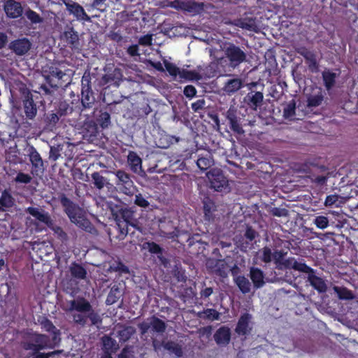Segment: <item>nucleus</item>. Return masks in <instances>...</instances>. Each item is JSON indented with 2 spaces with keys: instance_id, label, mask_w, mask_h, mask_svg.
<instances>
[{
  "instance_id": "bf43d9fd",
  "label": "nucleus",
  "mask_w": 358,
  "mask_h": 358,
  "mask_svg": "<svg viewBox=\"0 0 358 358\" xmlns=\"http://www.w3.org/2000/svg\"><path fill=\"white\" fill-rule=\"evenodd\" d=\"M134 203L142 208H147L150 205L148 201L145 199L141 194L135 196Z\"/></svg>"
},
{
  "instance_id": "1a4fd4ad",
  "label": "nucleus",
  "mask_w": 358,
  "mask_h": 358,
  "mask_svg": "<svg viewBox=\"0 0 358 358\" xmlns=\"http://www.w3.org/2000/svg\"><path fill=\"white\" fill-rule=\"evenodd\" d=\"M207 176L210 188L217 192H223L228 189V180L221 170L213 169L207 173Z\"/></svg>"
},
{
  "instance_id": "13d9d810",
  "label": "nucleus",
  "mask_w": 358,
  "mask_h": 358,
  "mask_svg": "<svg viewBox=\"0 0 358 358\" xmlns=\"http://www.w3.org/2000/svg\"><path fill=\"white\" fill-rule=\"evenodd\" d=\"M32 178L27 173L20 172L17 174L15 181L17 182L28 184L31 181Z\"/></svg>"
},
{
  "instance_id": "72a5a7b5",
  "label": "nucleus",
  "mask_w": 358,
  "mask_h": 358,
  "mask_svg": "<svg viewBox=\"0 0 358 358\" xmlns=\"http://www.w3.org/2000/svg\"><path fill=\"white\" fill-rule=\"evenodd\" d=\"M236 285L243 294H248L251 291V283L244 275H238L234 279Z\"/></svg>"
},
{
  "instance_id": "5fc2aeb1",
  "label": "nucleus",
  "mask_w": 358,
  "mask_h": 358,
  "mask_svg": "<svg viewBox=\"0 0 358 358\" xmlns=\"http://www.w3.org/2000/svg\"><path fill=\"white\" fill-rule=\"evenodd\" d=\"M329 173H327L326 176H324V175L315 176V175H313L311 178V180L313 182L315 183L317 185L323 186L327 183V180L329 178Z\"/></svg>"
},
{
  "instance_id": "5701e85b",
  "label": "nucleus",
  "mask_w": 358,
  "mask_h": 358,
  "mask_svg": "<svg viewBox=\"0 0 358 358\" xmlns=\"http://www.w3.org/2000/svg\"><path fill=\"white\" fill-rule=\"evenodd\" d=\"M203 211L206 220L211 221L214 220V213L216 210L215 202L208 196H204L202 201Z\"/></svg>"
},
{
  "instance_id": "052dcab7",
  "label": "nucleus",
  "mask_w": 358,
  "mask_h": 358,
  "mask_svg": "<svg viewBox=\"0 0 358 358\" xmlns=\"http://www.w3.org/2000/svg\"><path fill=\"white\" fill-rule=\"evenodd\" d=\"M258 236L257 232L250 225H247L244 236L250 241H252Z\"/></svg>"
},
{
  "instance_id": "6e6552de",
  "label": "nucleus",
  "mask_w": 358,
  "mask_h": 358,
  "mask_svg": "<svg viewBox=\"0 0 358 358\" xmlns=\"http://www.w3.org/2000/svg\"><path fill=\"white\" fill-rule=\"evenodd\" d=\"M148 320H149V322L143 321L138 324V327L141 336L147 334L150 328H152V330L157 334H163L165 332L166 329V324L164 321L155 315H152L148 318Z\"/></svg>"
},
{
  "instance_id": "864d4df0",
  "label": "nucleus",
  "mask_w": 358,
  "mask_h": 358,
  "mask_svg": "<svg viewBox=\"0 0 358 358\" xmlns=\"http://www.w3.org/2000/svg\"><path fill=\"white\" fill-rule=\"evenodd\" d=\"M262 261L264 263H269L271 262L273 259V253H272L271 250L267 247L265 246L262 249Z\"/></svg>"
},
{
  "instance_id": "69168bd1",
  "label": "nucleus",
  "mask_w": 358,
  "mask_h": 358,
  "mask_svg": "<svg viewBox=\"0 0 358 358\" xmlns=\"http://www.w3.org/2000/svg\"><path fill=\"white\" fill-rule=\"evenodd\" d=\"M339 196L336 194H331L328 195L326 197L324 204L327 206H337L336 203L338 201Z\"/></svg>"
},
{
  "instance_id": "f257e3e1",
  "label": "nucleus",
  "mask_w": 358,
  "mask_h": 358,
  "mask_svg": "<svg viewBox=\"0 0 358 358\" xmlns=\"http://www.w3.org/2000/svg\"><path fill=\"white\" fill-rule=\"evenodd\" d=\"M68 311H76L72 315L73 322L82 327L86 326L99 327L102 323L101 315L93 309L90 302L83 296L69 301Z\"/></svg>"
},
{
  "instance_id": "6ab92c4d",
  "label": "nucleus",
  "mask_w": 358,
  "mask_h": 358,
  "mask_svg": "<svg viewBox=\"0 0 358 358\" xmlns=\"http://www.w3.org/2000/svg\"><path fill=\"white\" fill-rule=\"evenodd\" d=\"M26 211L37 220L45 224L48 227H52L54 222L48 212L35 207H28Z\"/></svg>"
},
{
  "instance_id": "b1692460",
  "label": "nucleus",
  "mask_w": 358,
  "mask_h": 358,
  "mask_svg": "<svg viewBox=\"0 0 358 358\" xmlns=\"http://www.w3.org/2000/svg\"><path fill=\"white\" fill-rule=\"evenodd\" d=\"M250 278L253 283L254 287L256 289L262 287L265 284L264 272L259 268H250Z\"/></svg>"
},
{
  "instance_id": "37998d69",
  "label": "nucleus",
  "mask_w": 358,
  "mask_h": 358,
  "mask_svg": "<svg viewBox=\"0 0 358 358\" xmlns=\"http://www.w3.org/2000/svg\"><path fill=\"white\" fill-rule=\"evenodd\" d=\"M296 114V101L292 99L283 108V117L292 119Z\"/></svg>"
},
{
  "instance_id": "e2e57ef3",
  "label": "nucleus",
  "mask_w": 358,
  "mask_h": 358,
  "mask_svg": "<svg viewBox=\"0 0 358 358\" xmlns=\"http://www.w3.org/2000/svg\"><path fill=\"white\" fill-rule=\"evenodd\" d=\"M183 93L187 98L192 99L196 96V89L194 86L189 85L185 87Z\"/></svg>"
},
{
  "instance_id": "412c9836",
  "label": "nucleus",
  "mask_w": 358,
  "mask_h": 358,
  "mask_svg": "<svg viewBox=\"0 0 358 358\" xmlns=\"http://www.w3.org/2000/svg\"><path fill=\"white\" fill-rule=\"evenodd\" d=\"M251 315L249 313L243 314L238 319L235 332L238 336H244L245 337L250 334L251 328L249 327Z\"/></svg>"
},
{
  "instance_id": "c03bdc74",
  "label": "nucleus",
  "mask_w": 358,
  "mask_h": 358,
  "mask_svg": "<svg viewBox=\"0 0 358 358\" xmlns=\"http://www.w3.org/2000/svg\"><path fill=\"white\" fill-rule=\"evenodd\" d=\"M92 179L94 187L99 189H101L106 185L107 181L106 178L102 176L99 172H94L92 174Z\"/></svg>"
},
{
  "instance_id": "bb28decb",
  "label": "nucleus",
  "mask_w": 358,
  "mask_h": 358,
  "mask_svg": "<svg viewBox=\"0 0 358 358\" xmlns=\"http://www.w3.org/2000/svg\"><path fill=\"white\" fill-rule=\"evenodd\" d=\"M71 275L78 280H85L87 278V272L86 268L80 264L73 262L69 266Z\"/></svg>"
},
{
  "instance_id": "58836bf2",
  "label": "nucleus",
  "mask_w": 358,
  "mask_h": 358,
  "mask_svg": "<svg viewBox=\"0 0 358 358\" xmlns=\"http://www.w3.org/2000/svg\"><path fill=\"white\" fill-rule=\"evenodd\" d=\"M214 163V161L210 155H207L206 157L201 156L196 160V165L201 171H206Z\"/></svg>"
},
{
  "instance_id": "c9c22d12",
  "label": "nucleus",
  "mask_w": 358,
  "mask_h": 358,
  "mask_svg": "<svg viewBox=\"0 0 358 358\" xmlns=\"http://www.w3.org/2000/svg\"><path fill=\"white\" fill-rule=\"evenodd\" d=\"M122 296V293L120 289L117 286L114 285L111 287L106 300V305L110 306L115 303Z\"/></svg>"
},
{
  "instance_id": "a878e982",
  "label": "nucleus",
  "mask_w": 358,
  "mask_h": 358,
  "mask_svg": "<svg viewBox=\"0 0 358 358\" xmlns=\"http://www.w3.org/2000/svg\"><path fill=\"white\" fill-rule=\"evenodd\" d=\"M308 281L310 285L316 289L319 293H324L327 290V285L324 279L312 273L308 275Z\"/></svg>"
},
{
  "instance_id": "603ef678",
  "label": "nucleus",
  "mask_w": 358,
  "mask_h": 358,
  "mask_svg": "<svg viewBox=\"0 0 358 358\" xmlns=\"http://www.w3.org/2000/svg\"><path fill=\"white\" fill-rule=\"evenodd\" d=\"M287 252L284 250H275L273 252V259L275 261L276 264H280L283 266V263L285 262V257L287 255Z\"/></svg>"
},
{
  "instance_id": "338daca9",
  "label": "nucleus",
  "mask_w": 358,
  "mask_h": 358,
  "mask_svg": "<svg viewBox=\"0 0 358 358\" xmlns=\"http://www.w3.org/2000/svg\"><path fill=\"white\" fill-rule=\"evenodd\" d=\"M103 345L106 349L110 350L115 344V341L110 336H104L102 338Z\"/></svg>"
},
{
  "instance_id": "774afa93",
  "label": "nucleus",
  "mask_w": 358,
  "mask_h": 358,
  "mask_svg": "<svg viewBox=\"0 0 358 358\" xmlns=\"http://www.w3.org/2000/svg\"><path fill=\"white\" fill-rule=\"evenodd\" d=\"M173 275L178 282H185L187 276L185 275V271L180 268H176L173 271Z\"/></svg>"
},
{
  "instance_id": "4468645a",
  "label": "nucleus",
  "mask_w": 358,
  "mask_h": 358,
  "mask_svg": "<svg viewBox=\"0 0 358 358\" xmlns=\"http://www.w3.org/2000/svg\"><path fill=\"white\" fill-rule=\"evenodd\" d=\"M296 52L302 56L310 71L317 73L319 71V64L316 55L304 46L296 48Z\"/></svg>"
},
{
  "instance_id": "680f3d73",
  "label": "nucleus",
  "mask_w": 358,
  "mask_h": 358,
  "mask_svg": "<svg viewBox=\"0 0 358 358\" xmlns=\"http://www.w3.org/2000/svg\"><path fill=\"white\" fill-rule=\"evenodd\" d=\"M147 244H148V251L150 253L159 255L162 252V248L157 243H156L155 242H148V243H147Z\"/></svg>"
},
{
  "instance_id": "f704fd0d",
  "label": "nucleus",
  "mask_w": 358,
  "mask_h": 358,
  "mask_svg": "<svg viewBox=\"0 0 358 358\" xmlns=\"http://www.w3.org/2000/svg\"><path fill=\"white\" fill-rule=\"evenodd\" d=\"M324 100V94L320 88L316 94H310L307 98V106L308 108L317 107L320 106Z\"/></svg>"
},
{
  "instance_id": "8fccbe9b",
  "label": "nucleus",
  "mask_w": 358,
  "mask_h": 358,
  "mask_svg": "<svg viewBox=\"0 0 358 358\" xmlns=\"http://www.w3.org/2000/svg\"><path fill=\"white\" fill-rule=\"evenodd\" d=\"M50 229L54 231V234L57 236V238L59 239L62 243L67 242L69 240L68 235L61 227L55 226L53 224L52 227Z\"/></svg>"
},
{
  "instance_id": "c85d7f7f",
  "label": "nucleus",
  "mask_w": 358,
  "mask_h": 358,
  "mask_svg": "<svg viewBox=\"0 0 358 358\" xmlns=\"http://www.w3.org/2000/svg\"><path fill=\"white\" fill-rule=\"evenodd\" d=\"M235 24L241 29L248 31H257L258 30V27L256 24L255 19L252 17L238 19Z\"/></svg>"
},
{
  "instance_id": "f8f14e48",
  "label": "nucleus",
  "mask_w": 358,
  "mask_h": 358,
  "mask_svg": "<svg viewBox=\"0 0 358 358\" xmlns=\"http://www.w3.org/2000/svg\"><path fill=\"white\" fill-rule=\"evenodd\" d=\"M64 4L69 15L78 21L90 22V17L86 13L83 7L73 0H60Z\"/></svg>"
},
{
  "instance_id": "2f4dec72",
  "label": "nucleus",
  "mask_w": 358,
  "mask_h": 358,
  "mask_svg": "<svg viewBox=\"0 0 358 358\" xmlns=\"http://www.w3.org/2000/svg\"><path fill=\"white\" fill-rule=\"evenodd\" d=\"M28 155L31 165L35 169L42 167L43 162L40 154L38 152L34 146H31L28 150Z\"/></svg>"
},
{
  "instance_id": "ddd939ff",
  "label": "nucleus",
  "mask_w": 358,
  "mask_h": 358,
  "mask_svg": "<svg viewBox=\"0 0 358 358\" xmlns=\"http://www.w3.org/2000/svg\"><path fill=\"white\" fill-rule=\"evenodd\" d=\"M226 118L230 129L235 134H243L244 130L242 127L241 118L238 115L237 110L234 107H230L226 113Z\"/></svg>"
},
{
  "instance_id": "7c9ffc66",
  "label": "nucleus",
  "mask_w": 358,
  "mask_h": 358,
  "mask_svg": "<svg viewBox=\"0 0 358 358\" xmlns=\"http://www.w3.org/2000/svg\"><path fill=\"white\" fill-rule=\"evenodd\" d=\"M248 99V105L251 108H256L257 106H260V104L263 101L264 95L261 92H249L246 97Z\"/></svg>"
},
{
  "instance_id": "aec40b11",
  "label": "nucleus",
  "mask_w": 358,
  "mask_h": 358,
  "mask_svg": "<svg viewBox=\"0 0 358 358\" xmlns=\"http://www.w3.org/2000/svg\"><path fill=\"white\" fill-rule=\"evenodd\" d=\"M4 10L10 18H17L22 15L23 8L20 2L15 0H8L4 5Z\"/></svg>"
},
{
  "instance_id": "4be33fe9",
  "label": "nucleus",
  "mask_w": 358,
  "mask_h": 358,
  "mask_svg": "<svg viewBox=\"0 0 358 358\" xmlns=\"http://www.w3.org/2000/svg\"><path fill=\"white\" fill-rule=\"evenodd\" d=\"M66 43L67 45L74 51L79 52L80 50V45L78 32L73 27L66 30L64 33Z\"/></svg>"
},
{
  "instance_id": "9b49d317",
  "label": "nucleus",
  "mask_w": 358,
  "mask_h": 358,
  "mask_svg": "<svg viewBox=\"0 0 358 358\" xmlns=\"http://www.w3.org/2000/svg\"><path fill=\"white\" fill-rule=\"evenodd\" d=\"M81 103L84 108H90L95 101L89 76H83L81 80Z\"/></svg>"
},
{
  "instance_id": "2eb2a0df",
  "label": "nucleus",
  "mask_w": 358,
  "mask_h": 358,
  "mask_svg": "<svg viewBox=\"0 0 358 358\" xmlns=\"http://www.w3.org/2000/svg\"><path fill=\"white\" fill-rule=\"evenodd\" d=\"M38 321L43 330L52 334L51 341L59 345L61 342L60 330L57 329L52 322L46 317H40Z\"/></svg>"
},
{
  "instance_id": "0e129e2a",
  "label": "nucleus",
  "mask_w": 358,
  "mask_h": 358,
  "mask_svg": "<svg viewBox=\"0 0 358 358\" xmlns=\"http://www.w3.org/2000/svg\"><path fill=\"white\" fill-rule=\"evenodd\" d=\"M71 111V108L66 102H61L59 105L57 113L59 116L66 115L69 112Z\"/></svg>"
},
{
  "instance_id": "a19ab883",
  "label": "nucleus",
  "mask_w": 358,
  "mask_h": 358,
  "mask_svg": "<svg viewBox=\"0 0 358 358\" xmlns=\"http://www.w3.org/2000/svg\"><path fill=\"white\" fill-rule=\"evenodd\" d=\"M136 333V330L132 326L124 327L122 330L119 331L118 336L120 341L126 342Z\"/></svg>"
},
{
  "instance_id": "3c124183",
  "label": "nucleus",
  "mask_w": 358,
  "mask_h": 358,
  "mask_svg": "<svg viewBox=\"0 0 358 358\" xmlns=\"http://www.w3.org/2000/svg\"><path fill=\"white\" fill-rule=\"evenodd\" d=\"M25 15L27 19L34 24H38L43 22V18L40 15L31 9L26 10Z\"/></svg>"
},
{
  "instance_id": "4d7b16f0",
  "label": "nucleus",
  "mask_w": 358,
  "mask_h": 358,
  "mask_svg": "<svg viewBox=\"0 0 358 358\" xmlns=\"http://www.w3.org/2000/svg\"><path fill=\"white\" fill-rule=\"evenodd\" d=\"M192 110L198 113L206 108V101L203 99H198L191 105Z\"/></svg>"
},
{
  "instance_id": "f3484780",
  "label": "nucleus",
  "mask_w": 358,
  "mask_h": 358,
  "mask_svg": "<svg viewBox=\"0 0 358 358\" xmlns=\"http://www.w3.org/2000/svg\"><path fill=\"white\" fill-rule=\"evenodd\" d=\"M283 266L287 269H294L301 273H308L310 275L312 273H315V271L310 266H308L302 259L301 262H297L294 257H289L285 260Z\"/></svg>"
},
{
  "instance_id": "f03ea898",
  "label": "nucleus",
  "mask_w": 358,
  "mask_h": 358,
  "mask_svg": "<svg viewBox=\"0 0 358 358\" xmlns=\"http://www.w3.org/2000/svg\"><path fill=\"white\" fill-rule=\"evenodd\" d=\"M59 201L62 206L64 208V213L67 215L72 223L90 234H94L96 231L94 226L83 214L82 209L78 205L73 203L64 194H61L59 196Z\"/></svg>"
},
{
  "instance_id": "473e14b6",
  "label": "nucleus",
  "mask_w": 358,
  "mask_h": 358,
  "mask_svg": "<svg viewBox=\"0 0 358 358\" xmlns=\"http://www.w3.org/2000/svg\"><path fill=\"white\" fill-rule=\"evenodd\" d=\"M162 345L165 350L174 354L177 357H181L183 355L181 345L174 341H168L163 342Z\"/></svg>"
},
{
  "instance_id": "cd10ccee",
  "label": "nucleus",
  "mask_w": 358,
  "mask_h": 358,
  "mask_svg": "<svg viewBox=\"0 0 358 358\" xmlns=\"http://www.w3.org/2000/svg\"><path fill=\"white\" fill-rule=\"evenodd\" d=\"M127 162L130 169L134 173H138L142 167V159L134 151H129L127 155Z\"/></svg>"
},
{
  "instance_id": "49530a36",
  "label": "nucleus",
  "mask_w": 358,
  "mask_h": 358,
  "mask_svg": "<svg viewBox=\"0 0 358 358\" xmlns=\"http://www.w3.org/2000/svg\"><path fill=\"white\" fill-rule=\"evenodd\" d=\"M97 124L103 129L107 128L110 124V115L106 112H101L96 118Z\"/></svg>"
},
{
  "instance_id": "a211bd4d",
  "label": "nucleus",
  "mask_w": 358,
  "mask_h": 358,
  "mask_svg": "<svg viewBox=\"0 0 358 358\" xmlns=\"http://www.w3.org/2000/svg\"><path fill=\"white\" fill-rule=\"evenodd\" d=\"M231 333L227 326H222L218 328L213 335L216 344L219 346H227L231 341Z\"/></svg>"
},
{
  "instance_id": "393cba45",
  "label": "nucleus",
  "mask_w": 358,
  "mask_h": 358,
  "mask_svg": "<svg viewBox=\"0 0 358 358\" xmlns=\"http://www.w3.org/2000/svg\"><path fill=\"white\" fill-rule=\"evenodd\" d=\"M243 87V82L239 78L228 80L223 87V90L228 94L232 95Z\"/></svg>"
},
{
  "instance_id": "6e6d98bb",
  "label": "nucleus",
  "mask_w": 358,
  "mask_h": 358,
  "mask_svg": "<svg viewBox=\"0 0 358 358\" xmlns=\"http://www.w3.org/2000/svg\"><path fill=\"white\" fill-rule=\"evenodd\" d=\"M224 261L222 259H208L206 262V266L208 268L213 269L215 271H220V268H217L220 264L223 265Z\"/></svg>"
},
{
  "instance_id": "7ed1b4c3",
  "label": "nucleus",
  "mask_w": 358,
  "mask_h": 358,
  "mask_svg": "<svg viewBox=\"0 0 358 358\" xmlns=\"http://www.w3.org/2000/svg\"><path fill=\"white\" fill-rule=\"evenodd\" d=\"M116 229L118 231L117 238L123 240L129 233V226L142 232V227L137 218L135 217V211L131 208H121L115 214Z\"/></svg>"
},
{
  "instance_id": "dca6fc26",
  "label": "nucleus",
  "mask_w": 358,
  "mask_h": 358,
  "mask_svg": "<svg viewBox=\"0 0 358 358\" xmlns=\"http://www.w3.org/2000/svg\"><path fill=\"white\" fill-rule=\"evenodd\" d=\"M31 48V43L27 38L15 39L9 44V49L18 56L24 55Z\"/></svg>"
},
{
  "instance_id": "9d476101",
  "label": "nucleus",
  "mask_w": 358,
  "mask_h": 358,
  "mask_svg": "<svg viewBox=\"0 0 358 358\" xmlns=\"http://www.w3.org/2000/svg\"><path fill=\"white\" fill-rule=\"evenodd\" d=\"M114 174L117 178L115 184L122 192L127 195L132 194L134 190V184L130 174L122 169L116 171Z\"/></svg>"
},
{
  "instance_id": "c756f323",
  "label": "nucleus",
  "mask_w": 358,
  "mask_h": 358,
  "mask_svg": "<svg viewBox=\"0 0 358 358\" xmlns=\"http://www.w3.org/2000/svg\"><path fill=\"white\" fill-rule=\"evenodd\" d=\"M337 77L338 75L330 70L326 69L322 71V78L323 84L327 90H330L334 87Z\"/></svg>"
},
{
  "instance_id": "79ce46f5",
  "label": "nucleus",
  "mask_w": 358,
  "mask_h": 358,
  "mask_svg": "<svg viewBox=\"0 0 358 358\" xmlns=\"http://www.w3.org/2000/svg\"><path fill=\"white\" fill-rule=\"evenodd\" d=\"M334 290L338 294L340 299L350 300L354 299L352 291L347 287L335 286Z\"/></svg>"
},
{
  "instance_id": "39448f33",
  "label": "nucleus",
  "mask_w": 358,
  "mask_h": 358,
  "mask_svg": "<svg viewBox=\"0 0 358 358\" xmlns=\"http://www.w3.org/2000/svg\"><path fill=\"white\" fill-rule=\"evenodd\" d=\"M65 73L59 68L51 66L48 70L43 71V77L46 81L45 84H42L39 90L45 95H50L52 92L50 88L57 89L58 82L63 78Z\"/></svg>"
},
{
  "instance_id": "423d86ee",
  "label": "nucleus",
  "mask_w": 358,
  "mask_h": 358,
  "mask_svg": "<svg viewBox=\"0 0 358 358\" xmlns=\"http://www.w3.org/2000/svg\"><path fill=\"white\" fill-rule=\"evenodd\" d=\"M40 93L35 92V94L31 93L30 91H27L23 93L22 98V111L25 115L26 119L34 120L38 111L37 103L39 102ZM40 102H41L40 101Z\"/></svg>"
},
{
  "instance_id": "20e7f679",
  "label": "nucleus",
  "mask_w": 358,
  "mask_h": 358,
  "mask_svg": "<svg viewBox=\"0 0 358 358\" xmlns=\"http://www.w3.org/2000/svg\"><path fill=\"white\" fill-rule=\"evenodd\" d=\"M21 345L24 350H31L33 353H36L45 349H53L57 346V344L50 340L48 335L38 333L31 334L30 340L23 341Z\"/></svg>"
},
{
  "instance_id": "09e8293b",
  "label": "nucleus",
  "mask_w": 358,
  "mask_h": 358,
  "mask_svg": "<svg viewBox=\"0 0 358 358\" xmlns=\"http://www.w3.org/2000/svg\"><path fill=\"white\" fill-rule=\"evenodd\" d=\"M164 64L170 76L176 78L180 75V69L175 64L164 60Z\"/></svg>"
},
{
  "instance_id": "ea45409f",
  "label": "nucleus",
  "mask_w": 358,
  "mask_h": 358,
  "mask_svg": "<svg viewBox=\"0 0 358 358\" xmlns=\"http://www.w3.org/2000/svg\"><path fill=\"white\" fill-rule=\"evenodd\" d=\"M180 79L186 80H200L202 79V76L196 71H188L185 69L180 70L179 75Z\"/></svg>"
},
{
  "instance_id": "0eeeda50",
  "label": "nucleus",
  "mask_w": 358,
  "mask_h": 358,
  "mask_svg": "<svg viewBox=\"0 0 358 358\" xmlns=\"http://www.w3.org/2000/svg\"><path fill=\"white\" fill-rule=\"evenodd\" d=\"M224 52L229 66L234 69L247 61V54L234 43H229L225 47Z\"/></svg>"
},
{
  "instance_id": "a18cd8bd",
  "label": "nucleus",
  "mask_w": 358,
  "mask_h": 358,
  "mask_svg": "<svg viewBox=\"0 0 358 358\" xmlns=\"http://www.w3.org/2000/svg\"><path fill=\"white\" fill-rule=\"evenodd\" d=\"M14 201L11 194L7 190H4L0 197V205L3 207L10 208L12 207Z\"/></svg>"
},
{
  "instance_id": "4c0bfd02",
  "label": "nucleus",
  "mask_w": 358,
  "mask_h": 358,
  "mask_svg": "<svg viewBox=\"0 0 358 358\" xmlns=\"http://www.w3.org/2000/svg\"><path fill=\"white\" fill-rule=\"evenodd\" d=\"M220 316V313L213 308H207L198 313V317L200 318L208 319L211 321L218 320Z\"/></svg>"
},
{
  "instance_id": "e433bc0d",
  "label": "nucleus",
  "mask_w": 358,
  "mask_h": 358,
  "mask_svg": "<svg viewBox=\"0 0 358 358\" xmlns=\"http://www.w3.org/2000/svg\"><path fill=\"white\" fill-rule=\"evenodd\" d=\"M122 76L121 71L119 69H115L113 73L105 74L102 80L105 85H111L112 83H117L121 80Z\"/></svg>"
},
{
  "instance_id": "de8ad7c7",
  "label": "nucleus",
  "mask_w": 358,
  "mask_h": 358,
  "mask_svg": "<svg viewBox=\"0 0 358 358\" xmlns=\"http://www.w3.org/2000/svg\"><path fill=\"white\" fill-rule=\"evenodd\" d=\"M313 224L320 229H324L329 226V219L324 215H318L313 221Z\"/></svg>"
}]
</instances>
